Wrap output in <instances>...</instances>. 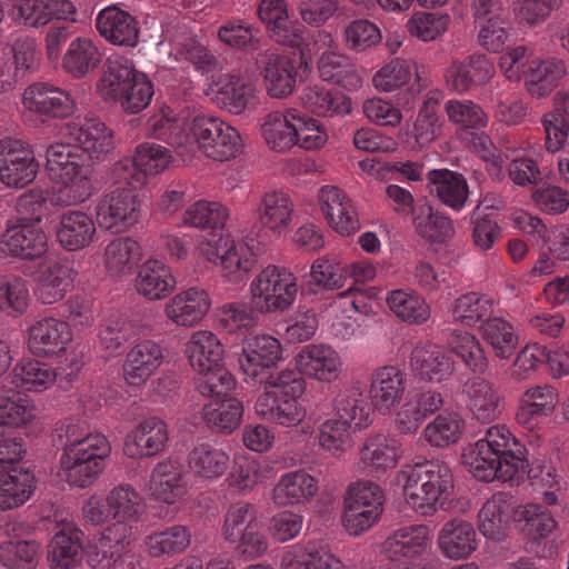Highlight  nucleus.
<instances>
[{"instance_id": "obj_1", "label": "nucleus", "mask_w": 569, "mask_h": 569, "mask_svg": "<svg viewBox=\"0 0 569 569\" xmlns=\"http://www.w3.org/2000/svg\"><path fill=\"white\" fill-rule=\"evenodd\" d=\"M526 452L525 446L505 425H496L469 446L462 458L472 476L481 481H512L522 479L527 471Z\"/></svg>"}, {"instance_id": "obj_2", "label": "nucleus", "mask_w": 569, "mask_h": 569, "mask_svg": "<svg viewBox=\"0 0 569 569\" xmlns=\"http://www.w3.org/2000/svg\"><path fill=\"white\" fill-rule=\"evenodd\" d=\"M56 435L63 450L60 477L72 486L89 487L103 470V461L111 451L106 436L90 431L84 421L77 419L61 422Z\"/></svg>"}, {"instance_id": "obj_3", "label": "nucleus", "mask_w": 569, "mask_h": 569, "mask_svg": "<svg viewBox=\"0 0 569 569\" xmlns=\"http://www.w3.org/2000/svg\"><path fill=\"white\" fill-rule=\"evenodd\" d=\"M107 503L114 522L91 546L88 562L93 569H109L116 555L132 551L129 538L146 509L143 497L129 483L113 487L107 493Z\"/></svg>"}, {"instance_id": "obj_4", "label": "nucleus", "mask_w": 569, "mask_h": 569, "mask_svg": "<svg viewBox=\"0 0 569 569\" xmlns=\"http://www.w3.org/2000/svg\"><path fill=\"white\" fill-rule=\"evenodd\" d=\"M396 480L402 487L407 503L420 515L446 509L451 501L453 475L451 467L442 460L405 466Z\"/></svg>"}, {"instance_id": "obj_5", "label": "nucleus", "mask_w": 569, "mask_h": 569, "mask_svg": "<svg viewBox=\"0 0 569 569\" xmlns=\"http://www.w3.org/2000/svg\"><path fill=\"white\" fill-rule=\"evenodd\" d=\"M47 171L54 186L49 192L53 206H74L91 196L92 168L88 157L70 144L57 143L47 149Z\"/></svg>"}, {"instance_id": "obj_6", "label": "nucleus", "mask_w": 569, "mask_h": 569, "mask_svg": "<svg viewBox=\"0 0 569 569\" xmlns=\"http://www.w3.org/2000/svg\"><path fill=\"white\" fill-rule=\"evenodd\" d=\"M263 385L254 403L257 416L281 427H298L307 417V408L299 401L307 387L305 378L287 369Z\"/></svg>"}, {"instance_id": "obj_7", "label": "nucleus", "mask_w": 569, "mask_h": 569, "mask_svg": "<svg viewBox=\"0 0 569 569\" xmlns=\"http://www.w3.org/2000/svg\"><path fill=\"white\" fill-rule=\"evenodd\" d=\"M500 67L509 79L525 77L527 90L536 98L548 96L567 74L562 60H540L528 46H518L503 53Z\"/></svg>"}, {"instance_id": "obj_8", "label": "nucleus", "mask_w": 569, "mask_h": 569, "mask_svg": "<svg viewBox=\"0 0 569 569\" xmlns=\"http://www.w3.org/2000/svg\"><path fill=\"white\" fill-rule=\"evenodd\" d=\"M2 382L0 395V451L11 462H19L26 453V446L19 428L36 417L33 401L20 390L9 391Z\"/></svg>"}, {"instance_id": "obj_9", "label": "nucleus", "mask_w": 569, "mask_h": 569, "mask_svg": "<svg viewBox=\"0 0 569 569\" xmlns=\"http://www.w3.org/2000/svg\"><path fill=\"white\" fill-rule=\"evenodd\" d=\"M188 152L197 147L206 157L217 161H229L243 149L239 132L222 119L198 114L190 122Z\"/></svg>"}, {"instance_id": "obj_10", "label": "nucleus", "mask_w": 569, "mask_h": 569, "mask_svg": "<svg viewBox=\"0 0 569 569\" xmlns=\"http://www.w3.org/2000/svg\"><path fill=\"white\" fill-rule=\"evenodd\" d=\"M252 302L260 312L282 311L296 300L298 286L295 274L284 267L268 266L250 284Z\"/></svg>"}, {"instance_id": "obj_11", "label": "nucleus", "mask_w": 569, "mask_h": 569, "mask_svg": "<svg viewBox=\"0 0 569 569\" xmlns=\"http://www.w3.org/2000/svg\"><path fill=\"white\" fill-rule=\"evenodd\" d=\"M383 491L379 485L363 480L351 483L345 496L343 525L358 536L371 528L383 510Z\"/></svg>"}, {"instance_id": "obj_12", "label": "nucleus", "mask_w": 569, "mask_h": 569, "mask_svg": "<svg viewBox=\"0 0 569 569\" xmlns=\"http://www.w3.org/2000/svg\"><path fill=\"white\" fill-rule=\"evenodd\" d=\"M172 161L168 148L153 142H143L136 148L133 158H123L112 168L114 182L126 183L133 189L142 187L148 177L167 169Z\"/></svg>"}, {"instance_id": "obj_13", "label": "nucleus", "mask_w": 569, "mask_h": 569, "mask_svg": "<svg viewBox=\"0 0 569 569\" xmlns=\"http://www.w3.org/2000/svg\"><path fill=\"white\" fill-rule=\"evenodd\" d=\"M40 164L32 147L13 138L0 140V181L9 188L21 189L34 181Z\"/></svg>"}, {"instance_id": "obj_14", "label": "nucleus", "mask_w": 569, "mask_h": 569, "mask_svg": "<svg viewBox=\"0 0 569 569\" xmlns=\"http://www.w3.org/2000/svg\"><path fill=\"white\" fill-rule=\"evenodd\" d=\"M261 241H236L230 236L208 239L199 244L200 253L210 262L220 263L231 274L236 271H249L254 263V256L260 251Z\"/></svg>"}, {"instance_id": "obj_15", "label": "nucleus", "mask_w": 569, "mask_h": 569, "mask_svg": "<svg viewBox=\"0 0 569 569\" xmlns=\"http://www.w3.org/2000/svg\"><path fill=\"white\" fill-rule=\"evenodd\" d=\"M134 190L132 187L118 188L99 200L96 217L101 228L112 233H121L138 222L140 204Z\"/></svg>"}, {"instance_id": "obj_16", "label": "nucleus", "mask_w": 569, "mask_h": 569, "mask_svg": "<svg viewBox=\"0 0 569 569\" xmlns=\"http://www.w3.org/2000/svg\"><path fill=\"white\" fill-rule=\"evenodd\" d=\"M280 359V342L271 336L261 335L244 340L239 363L247 382L262 385L274 378L269 369Z\"/></svg>"}, {"instance_id": "obj_17", "label": "nucleus", "mask_w": 569, "mask_h": 569, "mask_svg": "<svg viewBox=\"0 0 569 569\" xmlns=\"http://www.w3.org/2000/svg\"><path fill=\"white\" fill-rule=\"evenodd\" d=\"M190 477L181 461L167 458L159 461L151 471L150 493L158 501L174 505L189 493Z\"/></svg>"}, {"instance_id": "obj_18", "label": "nucleus", "mask_w": 569, "mask_h": 569, "mask_svg": "<svg viewBox=\"0 0 569 569\" xmlns=\"http://www.w3.org/2000/svg\"><path fill=\"white\" fill-rule=\"evenodd\" d=\"M405 453L402 442L393 435L378 432L368 437L359 452L363 471L372 477L393 469Z\"/></svg>"}, {"instance_id": "obj_19", "label": "nucleus", "mask_w": 569, "mask_h": 569, "mask_svg": "<svg viewBox=\"0 0 569 569\" xmlns=\"http://www.w3.org/2000/svg\"><path fill=\"white\" fill-rule=\"evenodd\" d=\"M297 371L320 382H332L341 373L342 361L339 352L327 343L305 346L296 357Z\"/></svg>"}, {"instance_id": "obj_20", "label": "nucleus", "mask_w": 569, "mask_h": 569, "mask_svg": "<svg viewBox=\"0 0 569 569\" xmlns=\"http://www.w3.org/2000/svg\"><path fill=\"white\" fill-rule=\"evenodd\" d=\"M320 209L328 224L339 234L349 236L360 228L358 213L352 199L336 186L319 189Z\"/></svg>"}, {"instance_id": "obj_21", "label": "nucleus", "mask_w": 569, "mask_h": 569, "mask_svg": "<svg viewBox=\"0 0 569 569\" xmlns=\"http://www.w3.org/2000/svg\"><path fill=\"white\" fill-rule=\"evenodd\" d=\"M269 37L279 44L299 47L305 40V28L291 20L284 0H262L258 8Z\"/></svg>"}, {"instance_id": "obj_22", "label": "nucleus", "mask_w": 569, "mask_h": 569, "mask_svg": "<svg viewBox=\"0 0 569 569\" xmlns=\"http://www.w3.org/2000/svg\"><path fill=\"white\" fill-rule=\"evenodd\" d=\"M23 106L48 118H67L76 109V102L68 91L47 82L30 84L23 92Z\"/></svg>"}, {"instance_id": "obj_23", "label": "nucleus", "mask_w": 569, "mask_h": 569, "mask_svg": "<svg viewBox=\"0 0 569 569\" xmlns=\"http://www.w3.org/2000/svg\"><path fill=\"white\" fill-rule=\"evenodd\" d=\"M406 389V375L392 365L377 368L370 379L371 406L379 413H390L401 401Z\"/></svg>"}, {"instance_id": "obj_24", "label": "nucleus", "mask_w": 569, "mask_h": 569, "mask_svg": "<svg viewBox=\"0 0 569 569\" xmlns=\"http://www.w3.org/2000/svg\"><path fill=\"white\" fill-rule=\"evenodd\" d=\"M39 222L37 216L32 221L9 227L2 237V250L22 259L41 258L48 249V237Z\"/></svg>"}, {"instance_id": "obj_25", "label": "nucleus", "mask_w": 569, "mask_h": 569, "mask_svg": "<svg viewBox=\"0 0 569 569\" xmlns=\"http://www.w3.org/2000/svg\"><path fill=\"white\" fill-rule=\"evenodd\" d=\"M71 340V328L61 319L46 317L29 328V349L38 356H58L67 350Z\"/></svg>"}, {"instance_id": "obj_26", "label": "nucleus", "mask_w": 569, "mask_h": 569, "mask_svg": "<svg viewBox=\"0 0 569 569\" xmlns=\"http://www.w3.org/2000/svg\"><path fill=\"white\" fill-rule=\"evenodd\" d=\"M467 408L480 422L490 423L498 419L505 409V398L499 388L483 378L470 379L465 383Z\"/></svg>"}, {"instance_id": "obj_27", "label": "nucleus", "mask_w": 569, "mask_h": 569, "mask_svg": "<svg viewBox=\"0 0 569 569\" xmlns=\"http://www.w3.org/2000/svg\"><path fill=\"white\" fill-rule=\"evenodd\" d=\"M66 136L81 148L80 152L88 153V158L99 159L114 147L112 131L98 118L69 122Z\"/></svg>"}, {"instance_id": "obj_28", "label": "nucleus", "mask_w": 569, "mask_h": 569, "mask_svg": "<svg viewBox=\"0 0 569 569\" xmlns=\"http://www.w3.org/2000/svg\"><path fill=\"white\" fill-rule=\"evenodd\" d=\"M430 546V530L423 525L406 526L387 537L381 552L391 561L407 563L420 557Z\"/></svg>"}, {"instance_id": "obj_29", "label": "nucleus", "mask_w": 569, "mask_h": 569, "mask_svg": "<svg viewBox=\"0 0 569 569\" xmlns=\"http://www.w3.org/2000/svg\"><path fill=\"white\" fill-rule=\"evenodd\" d=\"M168 439L167 423L149 417L127 435L123 451L129 458L152 457L166 448Z\"/></svg>"}, {"instance_id": "obj_30", "label": "nucleus", "mask_w": 569, "mask_h": 569, "mask_svg": "<svg viewBox=\"0 0 569 569\" xmlns=\"http://www.w3.org/2000/svg\"><path fill=\"white\" fill-rule=\"evenodd\" d=\"M258 63L262 69L268 93L282 98L292 92L296 86L297 62L276 49L260 54Z\"/></svg>"}, {"instance_id": "obj_31", "label": "nucleus", "mask_w": 569, "mask_h": 569, "mask_svg": "<svg viewBox=\"0 0 569 569\" xmlns=\"http://www.w3.org/2000/svg\"><path fill=\"white\" fill-rule=\"evenodd\" d=\"M410 369L422 380L442 382L455 370L452 358L439 346L426 342L417 345L410 353Z\"/></svg>"}, {"instance_id": "obj_32", "label": "nucleus", "mask_w": 569, "mask_h": 569, "mask_svg": "<svg viewBox=\"0 0 569 569\" xmlns=\"http://www.w3.org/2000/svg\"><path fill=\"white\" fill-rule=\"evenodd\" d=\"M211 301L200 287H190L174 295L164 307V315L177 326L192 327L209 311Z\"/></svg>"}, {"instance_id": "obj_33", "label": "nucleus", "mask_w": 569, "mask_h": 569, "mask_svg": "<svg viewBox=\"0 0 569 569\" xmlns=\"http://www.w3.org/2000/svg\"><path fill=\"white\" fill-rule=\"evenodd\" d=\"M99 34L112 44L136 47L138 44V21L129 12L116 6L102 9L96 18Z\"/></svg>"}, {"instance_id": "obj_34", "label": "nucleus", "mask_w": 569, "mask_h": 569, "mask_svg": "<svg viewBox=\"0 0 569 569\" xmlns=\"http://www.w3.org/2000/svg\"><path fill=\"white\" fill-rule=\"evenodd\" d=\"M76 272L66 259L48 260L43 263L37 282L36 295L44 305L61 300L72 287Z\"/></svg>"}, {"instance_id": "obj_35", "label": "nucleus", "mask_w": 569, "mask_h": 569, "mask_svg": "<svg viewBox=\"0 0 569 569\" xmlns=\"http://www.w3.org/2000/svg\"><path fill=\"white\" fill-rule=\"evenodd\" d=\"M229 466V455L209 442L196 445L187 456L188 472L200 481L211 482L220 479Z\"/></svg>"}, {"instance_id": "obj_36", "label": "nucleus", "mask_w": 569, "mask_h": 569, "mask_svg": "<svg viewBox=\"0 0 569 569\" xmlns=\"http://www.w3.org/2000/svg\"><path fill=\"white\" fill-rule=\"evenodd\" d=\"M443 405L442 393L432 390H421L408 398L396 416V427L400 433H415L425 419L438 411Z\"/></svg>"}, {"instance_id": "obj_37", "label": "nucleus", "mask_w": 569, "mask_h": 569, "mask_svg": "<svg viewBox=\"0 0 569 569\" xmlns=\"http://www.w3.org/2000/svg\"><path fill=\"white\" fill-rule=\"evenodd\" d=\"M161 347L152 340L136 343L126 356L123 377L130 386L143 385L162 363Z\"/></svg>"}, {"instance_id": "obj_38", "label": "nucleus", "mask_w": 569, "mask_h": 569, "mask_svg": "<svg viewBox=\"0 0 569 569\" xmlns=\"http://www.w3.org/2000/svg\"><path fill=\"white\" fill-rule=\"evenodd\" d=\"M318 492V480L299 469L281 475L272 489V501L279 507L305 505Z\"/></svg>"}, {"instance_id": "obj_39", "label": "nucleus", "mask_w": 569, "mask_h": 569, "mask_svg": "<svg viewBox=\"0 0 569 569\" xmlns=\"http://www.w3.org/2000/svg\"><path fill=\"white\" fill-rule=\"evenodd\" d=\"M493 72V64L485 54H472L462 61L452 62L446 78L452 90L462 93L486 83Z\"/></svg>"}, {"instance_id": "obj_40", "label": "nucleus", "mask_w": 569, "mask_h": 569, "mask_svg": "<svg viewBox=\"0 0 569 569\" xmlns=\"http://www.w3.org/2000/svg\"><path fill=\"white\" fill-rule=\"evenodd\" d=\"M513 516H517L513 498L505 492L495 493L478 512V528L486 538L499 540Z\"/></svg>"}, {"instance_id": "obj_41", "label": "nucleus", "mask_w": 569, "mask_h": 569, "mask_svg": "<svg viewBox=\"0 0 569 569\" xmlns=\"http://www.w3.org/2000/svg\"><path fill=\"white\" fill-rule=\"evenodd\" d=\"M57 379V372L48 363L34 359H23L17 363L9 376L6 377L4 388L31 392H41L48 389Z\"/></svg>"}, {"instance_id": "obj_42", "label": "nucleus", "mask_w": 569, "mask_h": 569, "mask_svg": "<svg viewBox=\"0 0 569 569\" xmlns=\"http://www.w3.org/2000/svg\"><path fill=\"white\" fill-rule=\"evenodd\" d=\"M176 284L170 267L158 259L146 260L139 267L134 282L137 292L150 301L166 298Z\"/></svg>"}, {"instance_id": "obj_43", "label": "nucleus", "mask_w": 569, "mask_h": 569, "mask_svg": "<svg viewBox=\"0 0 569 569\" xmlns=\"http://www.w3.org/2000/svg\"><path fill=\"white\" fill-rule=\"evenodd\" d=\"M427 177L430 193L435 194L442 204L457 212L465 208L469 197V187L461 173L440 169L429 171Z\"/></svg>"}, {"instance_id": "obj_44", "label": "nucleus", "mask_w": 569, "mask_h": 569, "mask_svg": "<svg viewBox=\"0 0 569 569\" xmlns=\"http://www.w3.org/2000/svg\"><path fill=\"white\" fill-rule=\"evenodd\" d=\"M438 543L447 558L459 560L470 557L477 550L479 540L471 523L453 519L441 528Z\"/></svg>"}, {"instance_id": "obj_45", "label": "nucleus", "mask_w": 569, "mask_h": 569, "mask_svg": "<svg viewBox=\"0 0 569 569\" xmlns=\"http://www.w3.org/2000/svg\"><path fill=\"white\" fill-rule=\"evenodd\" d=\"M82 531L72 523H64L53 535L48 547L52 569H71L82 559Z\"/></svg>"}, {"instance_id": "obj_46", "label": "nucleus", "mask_w": 569, "mask_h": 569, "mask_svg": "<svg viewBox=\"0 0 569 569\" xmlns=\"http://www.w3.org/2000/svg\"><path fill=\"white\" fill-rule=\"evenodd\" d=\"M333 410L336 417L351 428H367L372 422L371 407L358 386L340 390L333 399Z\"/></svg>"}, {"instance_id": "obj_47", "label": "nucleus", "mask_w": 569, "mask_h": 569, "mask_svg": "<svg viewBox=\"0 0 569 569\" xmlns=\"http://www.w3.org/2000/svg\"><path fill=\"white\" fill-rule=\"evenodd\" d=\"M281 569H346L328 548L316 543L295 546L281 558Z\"/></svg>"}, {"instance_id": "obj_48", "label": "nucleus", "mask_w": 569, "mask_h": 569, "mask_svg": "<svg viewBox=\"0 0 569 569\" xmlns=\"http://www.w3.org/2000/svg\"><path fill=\"white\" fill-rule=\"evenodd\" d=\"M140 72L136 70L133 62L119 53H112L104 63V70L98 84L100 94L106 100H117L123 94V90L128 88L136 79V74Z\"/></svg>"}, {"instance_id": "obj_49", "label": "nucleus", "mask_w": 569, "mask_h": 569, "mask_svg": "<svg viewBox=\"0 0 569 569\" xmlns=\"http://www.w3.org/2000/svg\"><path fill=\"white\" fill-rule=\"evenodd\" d=\"M253 83L241 74H228L218 83L214 100L233 114H240L256 103Z\"/></svg>"}, {"instance_id": "obj_50", "label": "nucleus", "mask_w": 569, "mask_h": 569, "mask_svg": "<svg viewBox=\"0 0 569 569\" xmlns=\"http://www.w3.org/2000/svg\"><path fill=\"white\" fill-rule=\"evenodd\" d=\"M96 232L93 219L83 211L74 210L61 216L57 237L63 248L76 251L88 247Z\"/></svg>"}, {"instance_id": "obj_51", "label": "nucleus", "mask_w": 569, "mask_h": 569, "mask_svg": "<svg viewBox=\"0 0 569 569\" xmlns=\"http://www.w3.org/2000/svg\"><path fill=\"white\" fill-rule=\"evenodd\" d=\"M223 347L214 333L200 330L192 333L186 345V355L191 367L198 372H208L222 362Z\"/></svg>"}, {"instance_id": "obj_52", "label": "nucleus", "mask_w": 569, "mask_h": 569, "mask_svg": "<svg viewBox=\"0 0 569 569\" xmlns=\"http://www.w3.org/2000/svg\"><path fill=\"white\" fill-rule=\"evenodd\" d=\"M319 76L346 90L361 87L362 79L355 63L339 51H323L318 61Z\"/></svg>"}, {"instance_id": "obj_53", "label": "nucleus", "mask_w": 569, "mask_h": 569, "mask_svg": "<svg viewBox=\"0 0 569 569\" xmlns=\"http://www.w3.org/2000/svg\"><path fill=\"white\" fill-rule=\"evenodd\" d=\"M293 204L289 196L279 190L264 192L256 209L257 218L262 227L272 231H281L291 221Z\"/></svg>"}, {"instance_id": "obj_54", "label": "nucleus", "mask_w": 569, "mask_h": 569, "mask_svg": "<svg viewBox=\"0 0 569 569\" xmlns=\"http://www.w3.org/2000/svg\"><path fill=\"white\" fill-rule=\"evenodd\" d=\"M102 54L89 38L73 39L63 56L62 67L73 78L81 79L93 72L101 63Z\"/></svg>"}, {"instance_id": "obj_55", "label": "nucleus", "mask_w": 569, "mask_h": 569, "mask_svg": "<svg viewBox=\"0 0 569 569\" xmlns=\"http://www.w3.org/2000/svg\"><path fill=\"white\" fill-rule=\"evenodd\" d=\"M0 476V509L8 510L23 505L34 489V476L28 469L11 468ZM6 471V469L3 470Z\"/></svg>"}, {"instance_id": "obj_56", "label": "nucleus", "mask_w": 569, "mask_h": 569, "mask_svg": "<svg viewBox=\"0 0 569 569\" xmlns=\"http://www.w3.org/2000/svg\"><path fill=\"white\" fill-rule=\"evenodd\" d=\"M296 109L284 112L272 111L264 117L262 136L267 144L274 151H286L296 146V130L293 120Z\"/></svg>"}, {"instance_id": "obj_57", "label": "nucleus", "mask_w": 569, "mask_h": 569, "mask_svg": "<svg viewBox=\"0 0 569 569\" xmlns=\"http://www.w3.org/2000/svg\"><path fill=\"white\" fill-rule=\"evenodd\" d=\"M448 348L459 357L473 373H483L488 368L486 352L477 337L468 331L448 330Z\"/></svg>"}, {"instance_id": "obj_58", "label": "nucleus", "mask_w": 569, "mask_h": 569, "mask_svg": "<svg viewBox=\"0 0 569 569\" xmlns=\"http://www.w3.org/2000/svg\"><path fill=\"white\" fill-rule=\"evenodd\" d=\"M558 402V393L551 386H537L528 389L516 413L517 421L531 426L536 417L549 416Z\"/></svg>"}, {"instance_id": "obj_59", "label": "nucleus", "mask_w": 569, "mask_h": 569, "mask_svg": "<svg viewBox=\"0 0 569 569\" xmlns=\"http://www.w3.org/2000/svg\"><path fill=\"white\" fill-rule=\"evenodd\" d=\"M483 341L499 359H510L518 347L513 326L501 317H491L480 326Z\"/></svg>"}, {"instance_id": "obj_60", "label": "nucleus", "mask_w": 569, "mask_h": 569, "mask_svg": "<svg viewBox=\"0 0 569 569\" xmlns=\"http://www.w3.org/2000/svg\"><path fill=\"white\" fill-rule=\"evenodd\" d=\"M191 542V532L182 525L154 531L146 538V548L153 558L173 557L182 553Z\"/></svg>"}, {"instance_id": "obj_61", "label": "nucleus", "mask_w": 569, "mask_h": 569, "mask_svg": "<svg viewBox=\"0 0 569 569\" xmlns=\"http://www.w3.org/2000/svg\"><path fill=\"white\" fill-rule=\"evenodd\" d=\"M493 312V300L487 296L468 292L457 298L451 308L453 322L467 327L482 326Z\"/></svg>"}, {"instance_id": "obj_62", "label": "nucleus", "mask_w": 569, "mask_h": 569, "mask_svg": "<svg viewBox=\"0 0 569 569\" xmlns=\"http://www.w3.org/2000/svg\"><path fill=\"white\" fill-rule=\"evenodd\" d=\"M413 226L420 237L430 241L442 242L455 234L452 220L428 203L416 208Z\"/></svg>"}, {"instance_id": "obj_63", "label": "nucleus", "mask_w": 569, "mask_h": 569, "mask_svg": "<svg viewBox=\"0 0 569 569\" xmlns=\"http://www.w3.org/2000/svg\"><path fill=\"white\" fill-rule=\"evenodd\" d=\"M389 309L401 320L421 325L430 318V308L422 297L409 289L392 290L387 296Z\"/></svg>"}, {"instance_id": "obj_64", "label": "nucleus", "mask_w": 569, "mask_h": 569, "mask_svg": "<svg viewBox=\"0 0 569 569\" xmlns=\"http://www.w3.org/2000/svg\"><path fill=\"white\" fill-rule=\"evenodd\" d=\"M202 412L211 428L231 433L241 422L243 406L237 398L212 399L203 406Z\"/></svg>"}]
</instances>
